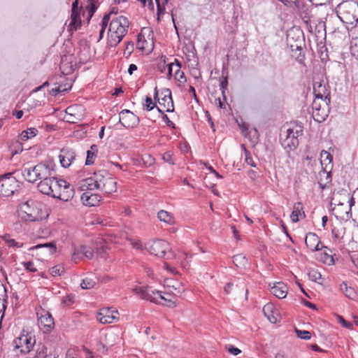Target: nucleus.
Returning a JSON list of instances; mask_svg holds the SVG:
<instances>
[{"label":"nucleus","mask_w":358,"mask_h":358,"mask_svg":"<svg viewBox=\"0 0 358 358\" xmlns=\"http://www.w3.org/2000/svg\"><path fill=\"white\" fill-rule=\"evenodd\" d=\"M295 333L297 337L303 340H309L311 338V334L308 331L295 329Z\"/></svg>","instance_id":"41"},{"label":"nucleus","mask_w":358,"mask_h":358,"mask_svg":"<svg viewBox=\"0 0 358 358\" xmlns=\"http://www.w3.org/2000/svg\"><path fill=\"white\" fill-rule=\"evenodd\" d=\"M233 262L237 267H244L248 264V259L243 254H238L233 257Z\"/></svg>","instance_id":"33"},{"label":"nucleus","mask_w":358,"mask_h":358,"mask_svg":"<svg viewBox=\"0 0 358 358\" xmlns=\"http://www.w3.org/2000/svg\"><path fill=\"white\" fill-rule=\"evenodd\" d=\"M341 290L350 299H353L356 296V292L352 287H348L347 283L343 282L341 285Z\"/></svg>","instance_id":"32"},{"label":"nucleus","mask_w":358,"mask_h":358,"mask_svg":"<svg viewBox=\"0 0 358 358\" xmlns=\"http://www.w3.org/2000/svg\"><path fill=\"white\" fill-rule=\"evenodd\" d=\"M87 9L89 11L90 15H89V17H88V20H90V19L92 17V15L95 13L96 8L94 6V4L90 3L88 6H87Z\"/></svg>","instance_id":"56"},{"label":"nucleus","mask_w":358,"mask_h":358,"mask_svg":"<svg viewBox=\"0 0 358 358\" xmlns=\"http://www.w3.org/2000/svg\"><path fill=\"white\" fill-rule=\"evenodd\" d=\"M43 204L34 200H28L20 206V211L24 214L22 217L29 221L36 222L48 217V214L43 212Z\"/></svg>","instance_id":"4"},{"label":"nucleus","mask_w":358,"mask_h":358,"mask_svg":"<svg viewBox=\"0 0 358 358\" xmlns=\"http://www.w3.org/2000/svg\"><path fill=\"white\" fill-rule=\"evenodd\" d=\"M162 94H164V96L158 99V103L164 108H166L167 113L173 112L174 110V106L171 90L169 89H164Z\"/></svg>","instance_id":"20"},{"label":"nucleus","mask_w":358,"mask_h":358,"mask_svg":"<svg viewBox=\"0 0 358 358\" xmlns=\"http://www.w3.org/2000/svg\"><path fill=\"white\" fill-rule=\"evenodd\" d=\"M148 250L150 254L166 260L176 258V255L171 249L169 243L164 240L153 241L149 245Z\"/></svg>","instance_id":"5"},{"label":"nucleus","mask_w":358,"mask_h":358,"mask_svg":"<svg viewBox=\"0 0 358 358\" xmlns=\"http://www.w3.org/2000/svg\"><path fill=\"white\" fill-rule=\"evenodd\" d=\"M69 26L74 30H77L81 27V20L79 11H71V22Z\"/></svg>","instance_id":"29"},{"label":"nucleus","mask_w":358,"mask_h":358,"mask_svg":"<svg viewBox=\"0 0 358 358\" xmlns=\"http://www.w3.org/2000/svg\"><path fill=\"white\" fill-rule=\"evenodd\" d=\"M80 251L86 258L89 259H92L94 256V251L91 248L86 245H80Z\"/></svg>","instance_id":"38"},{"label":"nucleus","mask_w":358,"mask_h":358,"mask_svg":"<svg viewBox=\"0 0 358 358\" xmlns=\"http://www.w3.org/2000/svg\"><path fill=\"white\" fill-rule=\"evenodd\" d=\"M134 50V43L132 42H129L127 45L124 54L126 52H127L128 55H129Z\"/></svg>","instance_id":"59"},{"label":"nucleus","mask_w":358,"mask_h":358,"mask_svg":"<svg viewBox=\"0 0 358 358\" xmlns=\"http://www.w3.org/2000/svg\"><path fill=\"white\" fill-rule=\"evenodd\" d=\"M308 275L309 279L311 280L312 281L322 284V282H320L319 281L320 280L322 279V275L320 274V273L313 269V270L309 271Z\"/></svg>","instance_id":"39"},{"label":"nucleus","mask_w":358,"mask_h":358,"mask_svg":"<svg viewBox=\"0 0 358 358\" xmlns=\"http://www.w3.org/2000/svg\"><path fill=\"white\" fill-rule=\"evenodd\" d=\"M100 244H101V246L99 247L97 246L96 248V255L101 257V258H105V255L106 253V251H107V246L104 244H102V241H100Z\"/></svg>","instance_id":"42"},{"label":"nucleus","mask_w":358,"mask_h":358,"mask_svg":"<svg viewBox=\"0 0 358 358\" xmlns=\"http://www.w3.org/2000/svg\"><path fill=\"white\" fill-rule=\"evenodd\" d=\"M338 17L345 24L353 25L358 22V3L353 0L344 1L336 8Z\"/></svg>","instance_id":"2"},{"label":"nucleus","mask_w":358,"mask_h":358,"mask_svg":"<svg viewBox=\"0 0 358 358\" xmlns=\"http://www.w3.org/2000/svg\"><path fill=\"white\" fill-rule=\"evenodd\" d=\"M110 20V14H105L101 22V29H106Z\"/></svg>","instance_id":"54"},{"label":"nucleus","mask_w":358,"mask_h":358,"mask_svg":"<svg viewBox=\"0 0 358 358\" xmlns=\"http://www.w3.org/2000/svg\"><path fill=\"white\" fill-rule=\"evenodd\" d=\"M35 172L37 173L38 180L51 178L53 177L54 164L52 162L39 163L35 166Z\"/></svg>","instance_id":"17"},{"label":"nucleus","mask_w":358,"mask_h":358,"mask_svg":"<svg viewBox=\"0 0 358 358\" xmlns=\"http://www.w3.org/2000/svg\"><path fill=\"white\" fill-rule=\"evenodd\" d=\"M173 68H176L175 75L178 76V74L180 73V69L181 68V64L180 62L178 59L175 60V63H171L168 65V76L169 77L172 75V71L173 70Z\"/></svg>","instance_id":"34"},{"label":"nucleus","mask_w":358,"mask_h":358,"mask_svg":"<svg viewBox=\"0 0 358 358\" xmlns=\"http://www.w3.org/2000/svg\"><path fill=\"white\" fill-rule=\"evenodd\" d=\"M45 249L46 252L49 255H52L56 252L57 247L55 243L50 242V243H46L43 244H38L36 246L31 247L29 250H38V249Z\"/></svg>","instance_id":"28"},{"label":"nucleus","mask_w":358,"mask_h":358,"mask_svg":"<svg viewBox=\"0 0 358 358\" xmlns=\"http://www.w3.org/2000/svg\"><path fill=\"white\" fill-rule=\"evenodd\" d=\"M262 311L264 316L271 323L275 324L278 322L279 314L272 303H266L263 307Z\"/></svg>","instance_id":"23"},{"label":"nucleus","mask_w":358,"mask_h":358,"mask_svg":"<svg viewBox=\"0 0 358 358\" xmlns=\"http://www.w3.org/2000/svg\"><path fill=\"white\" fill-rule=\"evenodd\" d=\"M130 243L134 248L136 250H142V245L138 240L131 239Z\"/></svg>","instance_id":"55"},{"label":"nucleus","mask_w":358,"mask_h":358,"mask_svg":"<svg viewBox=\"0 0 358 358\" xmlns=\"http://www.w3.org/2000/svg\"><path fill=\"white\" fill-rule=\"evenodd\" d=\"M39 325L43 328L44 333H49L55 327L54 319L47 310L41 309L37 312Z\"/></svg>","instance_id":"14"},{"label":"nucleus","mask_w":358,"mask_h":358,"mask_svg":"<svg viewBox=\"0 0 358 358\" xmlns=\"http://www.w3.org/2000/svg\"><path fill=\"white\" fill-rule=\"evenodd\" d=\"M169 0H155L157 7V15L158 17L164 13L165 8L164 6L168 3Z\"/></svg>","instance_id":"40"},{"label":"nucleus","mask_w":358,"mask_h":358,"mask_svg":"<svg viewBox=\"0 0 358 358\" xmlns=\"http://www.w3.org/2000/svg\"><path fill=\"white\" fill-rule=\"evenodd\" d=\"M144 107L147 110L150 111L152 110L154 108H155L156 105L155 103L152 102V100L150 97L146 96Z\"/></svg>","instance_id":"49"},{"label":"nucleus","mask_w":358,"mask_h":358,"mask_svg":"<svg viewBox=\"0 0 358 358\" xmlns=\"http://www.w3.org/2000/svg\"><path fill=\"white\" fill-rule=\"evenodd\" d=\"M38 134V129L34 127L29 128L27 130L23 131L20 134V139L22 141H27L36 136Z\"/></svg>","instance_id":"31"},{"label":"nucleus","mask_w":358,"mask_h":358,"mask_svg":"<svg viewBox=\"0 0 358 358\" xmlns=\"http://www.w3.org/2000/svg\"><path fill=\"white\" fill-rule=\"evenodd\" d=\"M227 84H228V82H227V78H225L224 80H222L220 83V88L222 90V92L223 94H224V90L227 88Z\"/></svg>","instance_id":"63"},{"label":"nucleus","mask_w":358,"mask_h":358,"mask_svg":"<svg viewBox=\"0 0 358 358\" xmlns=\"http://www.w3.org/2000/svg\"><path fill=\"white\" fill-rule=\"evenodd\" d=\"M350 51L352 55L358 59V38H355L352 40Z\"/></svg>","instance_id":"37"},{"label":"nucleus","mask_w":358,"mask_h":358,"mask_svg":"<svg viewBox=\"0 0 358 358\" xmlns=\"http://www.w3.org/2000/svg\"><path fill=\"white\" fill-rule=\"evenodd\" d=\"M303 127L297 124L287 129L285 138L282 140V145L287 151L294 150L299 145L298 137L302 134Z\"/></svg>","instance_id":"6"},{"label":"nucleus","mask_w":358,"mask_h":358,"mask_svg":"<svg viewBox=\"0 0 358 358\" xmlns=\"http://www.w3.org/2000/svg\"><path fill=\"white\" fill-rule=\"evenodd\" d=\"M133 292L140 298L148 300L155 303H159L157 298L155 296V294H157L159 298L164 300V302H166V299H169L168 297L163 296L161 292L155 291L149 287H136L133 289Z\"/></svg>","instance_id":"9"},{"label":"nucleus","mask_w":358,"mask_h":358,"mask_svg":"<svg viewBox=\"0 0 358 358\" xmlns=\"http://www.w3.org/2000/svg\"><path fill=\"white\" fill-rule=\"evenodd\" d=\"M330 99H315L312 103V116L317 122H324L329 113Z\"/></svg>","instance_id":"7"},{"label":"nucleus","mask_w":358,"mask_h":358,"mask_svg":"<svg viewBox=\"0 0 358 358\" xmlns=\"http://www.w3.org/2000/svg\"><path fill=\"white\" fill-rule=\"evenodd\" d=\"M63 303L67 306H69L73 303V300L72 299V298L71 296H68L65 299H63Z\"/></svg>","instance_id":"64"},{"label":"nucleus","mask_w":358,"mask_h":358,"mask_svg":"<svg viewBox=\"0 0 358 358\" xmlns=\"http://www.w3.org/2000/svg\"><path fill=\"white\" fill-rule=\"evenodd\" d=\"M50 274L53 276H59L64 273V268L62 266L57 265L52 267L50 270Z\"/></svg>","instance_id":"43"},{"label":"nucleus","mask_w":358,"mask_h":358,"mask_svg":"<svg viewBox=\"0 0 358 358\" xmlns=\"http://www.w3.org/2000/svg\"><path fill=\"white\" fill-rule=\"evenodd\" d=\"M64 118L68 122L77 123L84 118V108L80 105H72L66 108Z\"/></svg>","instance_id":"13"},{"label":"nucleus","mask_w":358,"mask_h":358,"mask_svg":"<svg viewBox=\"0 0 358 358\" xmlns=\"http://www.w3.org/2000/svg\"><path fill=\"white\" fill-rule=\"evenodd\" d=\"M75 157V152L69 148L62 149L59 155L60 164L64 168L69 167Z\"/></svg>","instance_id":"22"},{"label":"nucleus","mask_w":358,"mask_h":358,"mask_svg":"<svg viewBox=\"0 0 358 358\" xmlns=\"http://www.w3.org/2000/svg\"><path fill=\"white\" fill-rule=\"evenodd\" d=\"M95 156H96V154H94V151L87 150L85 164L91 165V164H94Z\"/></svg>","instance_id":"46"},{"label":"nucleus","mask_w":358,"mask_h":358,"mask_svg":"<svg viewBox=\"0 0 358 358\" xmlns=\"http://www.w3.org/2000/svg\"><path fill=\"white\" fill-rule=\"evenodd\" d=\"M118 312L110 308H101L97 315V320L102 324H110L117 320Z\"/></svg>","instance_id":"19"},{"label":"nucleus","mask_w":358,"mask_h":358,"mask_svg":"<svg viewBox=\"0 0 358 358\" xmlns=\"http://www.w3.org/2000/svg\"><path fill=\"white\" fill-rule=\"evenodd\" d=\"M95 284L96 282L93 279L86 278L83 280L82 282L80 283V287L82 289H87L92 288Z\"/></svg>","instance_id":"36"},{"label":"nucleus","mask_w":358,"mask_h":358,"mask_svg":"<svg viewBox=\"0 0 358 358\" xmlns=\"http://www.w3.org/2000/svg\"><path fill=\"white\" fill-rule=\"evenodd\" d=\"M46 350H47V348L44 345H42L41 348H39L37 350L36 357L37 358H41V357H43V358H57L55 354H49V355H44L45 354H46Z\"/></svg>","instance_id":"35"},{"label":"nucleus","mask_w":358,"mask_h":358,"mask_svg":"<svg viewBox=\"0 0 358 358\" xmlns=\"http://www.w3.org/2000/svg\"><path fill=\"white\" fill-rule=\"evenodd\" d=\"M227 350L233 355H238L241 352V350L238 348L234 347V345H227Z\"/></svg>","instance_id":"52"},{"label":"nucleus","mask_w":358,"mask_h":358,"mask_svg":"<svg viewBox=\"0 0 358 358\" xmlns=\"http://www.w3.org/2000/svg\"><path fill=\"white\" fill-rule=\"evenodd\" d=\"M35 338H32V336L29 334H22L19 337L16 338L13 344L16 349L20 350L21 353H28L33 348L34 345L35 344Z\"/></svg>","instance_id":"12"},{"label":"nucleus","mask_w":358,"mask_h":358,"mask_svg":"<svg viewBox=\"0 0 358 358\" xmlns=\"http://www.w3.org/2000/svg\"><path fill=\"white\" fill-rule=\"evenodd\" d=\"M305 242L307 247L312 251H318L322 248V246L320 247L321 242L319 236L315 233H308L305 238Z\"/></svg>","instance_id":"24"},{"label":"nucleus","mask_w":358,"mask_h":358,"mask_svg":"<svg viewBox=\"0 0 358 358\" xmlns=\"http://www.w3.org/2000/svg\"><path fill=\"white\" fill-rule=\"evenodd\" d=\"M271 292L278 299H284L287 294V287L282 282H278L271 287Z\"/></svg>","instance_id":"25"},{"label":"nucleus","mask_w":358,"mask_h":358,"mask_svg":"<svg viewBox=\"0 0 358 358\" xmlns=\"http://www.w3.org/2000/svg\"><path fill=\"white\" fill-rule=\"evenodd\" d=\"M157 217L160 221L166 222L169 224H173L174 223L173 215L164 210H161L158 212Z\"/></svg>","instance_id":"30"},{"label":"nucleus","mask_w":358,"mask_h":358,"mask_svg":"<svg viewBox=\"0 0 358 358\" xmlns=\"http://www.w3.org/2000/svg\"><path fill=\"white\" fill-rule=\"evenodd\" d=\"M65 182V187L62 185H59L58 187L56 188V190L52 192L53 198H57L60 200L68 201L71 200L74 195L73 188L71 186V185L67 182L66 180H63Z\"/></svg>","instance_id":"16"},{"label":"nucleus","mask_w":358,"mask_h":358,"mask_svg":"<svg viewBox=\"0 0 358 358\" xmlns=\"http://www.w3.org/2000/svg\"><path fill=\"white\" fill-rule=\"evenodd\" d=\"M349 208H348V210H346L345 212V216L344 215H341V218L342 219H349L350 217H351L352 216V214H351V207L355 204V199L353 197H351L350 199L349 200Z\"/></svg>","instance_id":"47"},{"label":"nucleus","mask_w":358,"mask_h":358,"mask_svg":"<svg viewBox=\"0 0 358 358\" xmlns=\"http://www.w3.org/2000/svg\"><path fill=\"white\" fill-rule=\"evenodd\" d=\"M83 257V252L80 251V246L78 248H74L73 252L72 255V259L76 262L77 260L82 259Z\"/></svg>","instance_id":"48"},{"label":"nucleus","mask_w":358,"mask_h":358,"mask_svg":"<svg viewBox=\"0 0 358 358\" xmlns=\"http://www.w3.org/2000/svg\"><path fill=\"white\" fill-rule=\"evenodd\" d=\"M62 184H65L62 179L57 180L56 178L52 177L49 179L42 180L38 184V189L42 194L52 196L53 190L55 191L56 188L59 185H62ZM63 186L65 187V185Z\"/></svg>","instance_id":"11"},{"label":"nucleus","mask_w":358,"mask_h":358,"mask_svg":"<svg viewBox=\"0 0 358 358\" xmlns=\"http://www.w3.org/2000/svg\"><path fill=\"white\" fill-rule=\"evenodd\" d=\"M69 88L70 87L66 88V87H64L62 85H59V86H57V87H56L55 88H52L51 90V92H52V94L53 95H56V94H59L61 92H66Z\"/></svg>","instance_id":"51"},{"label":"nucleus","mask_w":358,"mask_h":358,"mask_svg":"<svg viewBox=\"0 0 358 358\" xmlns=\"http://www.w3.org/2000/svg\"><path fill=\"white\" fill-rule=\"evenodd\" d=\"M164 305L169 308H173L176 306V301L172 299H166Z\"/></svg>","instance_id":"62"},{"label":"nucleus","mask_w":358,"mask_h":358,"mask_svg":"<svg viewBox=\"0 0 358 358\" xmlns=\"http://www.w3.org/2000/svg\"><path fill=\"white\" fill-rule=\"evenodd\" d=\"M22 264L24 265L25 269L30 272L34 273L37 271V269L34 267V263L32 262H23Z\"/></svg>","instance_id":"53"},{"label":"nucleus","mask_w":358,"mask_h":358,"mask_svg":"<svg viewBox=\"0 0 358 358\" xmlns=\"http://www.w3.org/2000/svg\"><path fill=\"white\" fill-rule=\"evenodd\" d=\"M162 119L168 127L173 129L175 128V124L169 120V117L166 114H163Z\"/></svg>","instance_id":"58"},{"label":"nucleus","mask_w":358,"mask_h":358,"mask_svg":"<svg viewBox=\"0 0 358 358\" xmlns=\"http://www.w3.org/2000/svg\"><path fill=\"white\" fill-rule=\"evenodd\" d=\"M242 148L245 150V162L246 163L252 166V167H255L256 166V164L255 162H254L253 159L250 157V154L248 150H246L245 147L244 145H241Z\"/></svg>","instance_id":"45"},{"label":"nucleus","mask_w":358,"mask_h":358,"mask_svg":"<svg viewBox=\"0 0 358 358\" xmlns=\"http://www.w3.org/2000/svg\"><path fill=\"white\" fill-rule=\"evenodd\" d=\"M129 20L126 17L119 16L113 19L109 25L110 44L116 46L127 33Z\"/></svg>","instance_id":"3"},{"label":"nucleus","mask_w":358,"mask_h":358,"mask_svg":"<svg viewBox=\"0 0 358 358\" xmlns=\"http://www.w3.org/2000/svg\"><path fill=\"white\" fill-rule=\"evenodd\" d=\"M139 118L129 110H122L120 113L119 122L126 128H134L139 123Z\"/></svg>","instance_id":"15"},{"label":"nucleus","mask_w":358,"mask_h":358,"mask_svg":"<svg viewBox=\"0 0 358 358\" xmlns=\"http://www.w3.org/2000/svg\"><path fill=\"white\" fill-rule=\"evenodd\" d=\"M5 242L10 247L16 246V247H22V244H19V243L16 242L14 239L11 238L10 235H5L3 237Z\"/></svg>","instance_id":"44"},{"label":"nucleus","mask_w":358,"mask_h":358,"mask_svg":"<svg viewBox=\"0 0 358 358\" xmlns=\"http://www.w3.org/2000/svg\"><path fill=\"white\" fill-rule=\"evenodd\" d=\"M6 289L4 285L0 282V300L6 296Z\"/></svg>","instance_id":"60"},{"label":"nucleus","mask_w":358,"mask_h":358,"mask_svg":"<svg viewBox=\"0 0 358 358\" xmlns=\"http://www.w3.org/2000/svg\"><path fill=\"white\" fill-rule=\"evenodd\" d=\"M22 175L25 180L29 182L34 183L38 180L36 172H35V166L25 167L22 171Z\"/></svg>","instance_id":"26"},{"label":"nucleus","mask_w":358,"mask_h":358,"mask_svg":"<svg viewBox=\"0 0 358 358\" xmlns=\"http://www.w3.org/2000/svg\"><path fill=\"white\" fill-rule=\"evenodd\" d=\"M92 191L87 189V191L82 194L81 199L85 205L95 206L101 201V196L98 194L92 193Z\"/></svg>","instance_id":"21"},{"label":"nucleus","mask_w":358,"mask_h":358,"mask_svg":"<svg viewBox=\"0 0 358 358\" xmlns=\"http://www.w3.org/2000/svg\"><path fill=\"white\" fill-rule=\"evenodd\" d=\"M299 215L305 217V213L303 211V204L301 202H296L293 206V210L290 215V218L293 222H297L299 221Z\"/></svg>","instance_id":"27"},{"label":"nucleus","mask_w":358,"mask_h":358,"mask_svg":"<svg viewBox=\"0 0 358 358\" xmlns=\"http://www.w3.org/2000/svg\"><path fill=\"white\" fill-rule=\"evenodd\" d=\"M172 156H173V153L171 151H168V152H166L162 155V159L165 162L169 163L170 164H173L174 162L173 160Z\"/></svg>","instance_id":"50"},{"label":"nucleus","mask_w":358,"mask_h":358,"mask_svg":"<svg viewBox=\"0 0 358 358\" xmlns=\"http://www.w3.org/2000/svg\"><path fill=\"white\" fill-rule=\"evenodd\" d=\"M83 186L89 190L98 189L105 194H111L117 190L116 181L106 171H99L93 176L85 179Z\"/></svg>","instance_id":"1"},{"label":"nucleus","mask_w":358,"mask_h":358,"mask_svg":"<svg viewBox=\"0 0 358 358\" xmlns=\"http://www.w3.org/2000/svg\"><path fill=\"white\" fill-rule=\"evenodd\" d=\"M18 187V181L11 173L0 176V194L9 196L14 194Z\"/></svg>","instance_id":"8"},{"label":"nucleus","mask_w":358,"mask_h":358,"mask_svg":"<svg viewBox=\"0 0 358 358\" xmlns=\"http://www.w3.org/2000/svg\"><path fill=\"white\" fill-rule=\"evenodd\" d=\"M313 93L315 99H330V92L327 79L323 78H314Z\"/></svg>","instance_id":"10"},{"label":"nucleus","mask_w":358,"mask_h":358,"mask_svg":"<svg viewBox=\"0 0 358 358\" xmlns=\"http://www.w3.org/2000/svg\"><path fill=\"white\" fill-rule=\"evenodd\" d=\"M164 286L167 289L166 294H172L175 296H179L185 292V288L182 282L177 280L169 278L164 280Z\"/></svg>","instance_id":"18"},{"label":"nucleus","mask_w":358,"mask_h":358,"mask_svg":"<svg viewBox=\"0 0 358 358\" xmlns=\"http://www.w3.org/2000/svg\"><path fill=\"white\" fill-rule=\"evenodd\" d=\"M164 268L170 273H173L175 275H177L178 273V272L176 271V268L174 267L170 266L166 262L164 263Z\"/></svg>","instance_id":"57"},{"label":"nucleus","mask_w":358,"mask_h":358,"mask_svg":"<svg viewBox=\"0 0 358 358\" xmlns=\"http://www.w3.org/2000/svg\"><path fill=\"white\" fill-rule=\"evenodd\" d=\"M321 157H325L326 159H329V162L332 160L331 154L327 151L322 150L321 152Z\"/></svg>","instance_id":"61"}]
</instances>
